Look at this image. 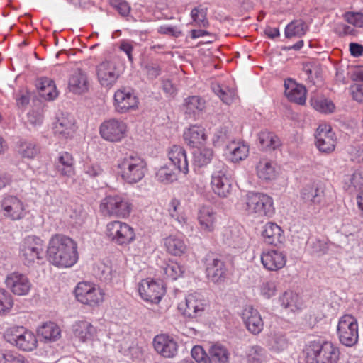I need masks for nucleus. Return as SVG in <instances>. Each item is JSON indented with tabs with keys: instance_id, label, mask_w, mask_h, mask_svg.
<instances>
[{
	"instance_id": "f257e3e1",
	"label": "nucleus",
	"mask_w": 363,
	"mask_h": 363,
	"mask_svg": "<svg viewBox=\"0 0 363 363\" xmlns=\"http://www.w3.org/2000/svg\"><path fill=\"white\" fill-rule=\"evenodd\" d=\"M47 255L48 260L59 267H70L78 260L77 244L69 237L55 234L49 240Z\"/></svg>"
},
{
	"instance_id": "f03ea898",
	"label": "nucleus",
	"mask_w": 363,
	"mask_h": 363,
	"mask_svg": "<svg viewBox=\"0 0 363 363\" xmlns=\"http://www.w3.org/2000/svg\"><path fill=\"white\" fill-rule=\"evenodd\" d=\"M118 172L123 182L128 184L140 182L147 172V164L138 154H126L117 161Z\"/></svg>"
},
{
	"instance_id": "7ed1b4c3",
	"label": "nucleus",
	"mask_w": 363,
	"mask_h": 363,
	"mask_svg": "<svg viewBox=\"0 0 363 363\" xmlns=\"http://www.w3.org/2000/svg\"><path fill=\"white\" fill-rule=\"evenodd\" d=\"M303 352L306 363H337L340 354L337 346L320 340L308 342Z\"/></svg>"
},
{
	"instance_id": "20e7f679",
	"label": "nucleus",
	"mask_w": 363,
	"mask_h": 363,
	"mask_svg": "<svg viewBox=\"0 0 363 363\" xmlns=\"http://www.w3.org/2000/svg\"><path fill=\"white\" fill-rule=\"evenodd\" d=\"M133 208L130 199L123 194L106 196L101 200L100 211L104 216L119 218H128Z\"/></svg>"
},
{
	"instance_id": "39448f33",
	"label": "nucleus",
	"mask_w": 363,
	"mask_h": 363,
	"mask_svg": "<svg viewBox=\"0 0 363 363\" xmlns=\"http://www.w3.org/2000/svg\"><path fill=\"white\" fill-rule=\"evenodd\" d=\"M245 209L247 214L257 217L271 218L275 213L273 199L262 193L247 194Z\"/></svg>"
},
{
	"instance_id": "423d86ee",
	"label": "nucleus",
	"mask_w": 363,
	"mask_h": 363,
	"mask_svg": "<svg viewBox=\"0 0 363 363\" xmlns=\"http://www.w3.org/2000/svg\"><path fill=\"white\" fill-rule=\"evenodd\" d=\"M43 241L35 235L26 237L20 245V257L26 266L40 264L44 257Z\"/></svg>"
},
{
	"instance_id": "0eeeda50",
	"label": "nucleus",
	"mask_w": 363,
	"mask_h": 363,
	"mask_svg": "<svg viewBox=\"0 0 363 363\" xmlns=\"http://www.w3.org/2000/svg\"><path fill=\"white\" fill-rule=\"evenodd\" d=\"M4 336L8 342L23 351H33L37 347L38 341L35 334L23 326L8 328Z\"/></svg>"
},
{
	"instance_id": "6e6552de",
	"label": "nucleus",
	"mask_w": 363,
	"mask_h": 363,
	"mask_svg": "<svg viewBox=\"0 0 363 363\" xmlns=\"http://www.w3.org/2000/svg\"><path fill=\"white\" fill-rule=\"evenodd\" d=\"M337 335L342 345L346 347L356 345L359 340V325L357 318L350 314L342 315L337 325Z\"/></svg>"
},
{
	"instance_id": "1a4fd4ad",
	"label": "nucleus",
	"mask_w": 363,
	"mask_h": 363,
	"mask_svg": "<svg viewBox=\"0 0 363 363\" xmlns=\"http://www.w3.org/2000/svg\"><path fill=\"white\" fill-rule=\"evenodd\" d=\"M105 234L112 242L120 246L129 245L135 240L133 228L120 220L108 222L106 226Z\"/></svg>"
},
{
	"instance_id": "9d476101",
	"label": "nucleus",
	"mask_w": 363,
	"mask_h": 363,
	"mask_svg": "<svg viewBox=\"0 0 363 363\" xmlns=\"http://www.w3.org/2000/svg\"><path fill=\"white\" fill-rule=\"evenodd\" d=\"M211 184L213 192L220 197H227L231 193L232 184L228 167L218 162L212 174Z\"/></svg>"
},
{
	"instance_id": "9b49d317",
	"label": "nucleus",
	"mask_w": 363,
	"mask_h": 363,
	"mask_svg": "<svg viewBox=\"0 0 363 363\" xmlns=\"http://www.w3.org/2000/svg\"><path fill=\"white\" fill-rule=\"evenodd\" d=\"M74 293L79 302L90 306H98L104 301V291L94 283L86 281L78 283Z\"/></svg>"
},
{
	"instance_id": "f8f14e48",
	"label": "nucleus",
	"mask_w": 363,
	"mask_h": 363,
	"mask_svg": "<svg viewBox=\"0 0 363 363\" xmlns=\"http://www.w3.org/2000/svg\"><path fill=\"white\" fill-rule=\"evenodd\" d=\"M128 131L126 123L119 119L104 121L99 127L101 137L108 142L118 143L125 138Z\"/></svg>"
},
{
	"instance_id": "ddd939ff",
	"label": "nucleus",
	"mask_w": 363,
	"mask_h": 363,
	"mask_svg": "<svg viewBox=\"0 0 363 363\" xmlns=\"http://www.w3.org/2000/svg\"><path fill=\"white\" fill-rule=\"evenodd\" d=\"M337 143L335 133L330 125L320 124L315 133V145L322 153L330 154L335 151Z\"/></svg>"
},
{
	"instance_id": "4468645a",
	"label": "nucleus",
	"mask_w": 363,
	"mask_h": 363,
	"mask_svg": "<svg viewBox=\"0 0 363 363\" xmlns=\"http://www.w3.org/2000/svg\"><path fill=\"white\" fill-rule=\"evenodd\" d=\"M207 306L208 301L203 296L198 292H194L186 296L184 302L179 303V309L182 311L184 316L195 318L203 314Z\"/></svg>"
},
{
	"instance_id": "2eb2a0df",
	"label": "nucleus",
	"mask_w": 363,
	"mask_h": 363,
	"mask_svg": "<svg viewBox=\"0 0 363 363\" xmlns=\"http://www.w3.org/2000/svg\"><path fill=\"white\" fill-rule=\"evenodd\" d=\"M206 277L213 283H221L225 281L227 268L225 262L213 253H208L205 257Z\"/></svg>"
},
{
	"instance_id": "dca6fc26",
	"label": "nucleus",
	"mask_w": 363,
	"mask_h": 363,
	"mask_svg": "<svg viewBox=\"0 0 363 363\" xmlns=\"http://www.w3.org/2000/svg\"><path fill=\"white\" fill-rule=\"evenodd\" d=\"M96 72L99 84L106 88L112 87L121 75L116 62L107 60L96 66Z\"/></svg>"
},
{
	"instance_id": "f3484780",
	"label": "nucleus",
	"mask_w": 363,
	"mask_h": 363,
	"mask_svg": "<svg viewBox=\"0 0 363 363\" xmlns=\"http://www.w3.org/2000/svg\"><path fill=\"white\" fill-rule=\"evenodd\" d=\"M4 284L6 289L16 296H26L32 288V283L28 276L19 272L9 273Z\"/></svg>"
},
{
	"instance_id": "a211bd4d",
	"label": "nucleus",
	"mask_w": 363,
	"mask_h": 363,
	"mask_svg": "<svg viewBox=\"0 0 363 363\" xmlns=\"http://www.w3.org/2000/svg\"><path fill=\"white\" fill-rule=\"evenodd\" d=\"M138 291L144 301L158 303L164 296L165 289L160 281L147 278L140 282Z\"/></svg>"
},
{
	"instance_id": "6ab92c4d",
	"label": "nucleus",
	"mask_w": 363,
	"mask_h": 363,
	"mask_svg": "<svg viewBox=\"0 0 363 363\" xmlns=\"http://www.w3.org/2000/svg\"><path fill=\"white\" fill-rule=\"evenodd\" d=\"M114 107L120 113L135 110L138 105V99L130 88L123 87L114 94Z\"/></svg>"
},
{
	"instance_id": "aec40b11",
	"label": "nucleus",
	"mask_w": 363,
	"mask_h": 363,
	"mask_svg": "<svg viewBox=\"0 0 363 363\" xmlns=\"http://www.w3.org/2000/svg\"><path fill=\"white\" fill-rule=\"evenodd\" d=\"M155 352L164 358H174L178 353L177 341L168 334L157 335L152 341Z\"/></svg>"
},
{
	"instance_id": "412c9836",
	"label": "nucleus",
	"mask_w": 363,
	"mask_h": 363,
	"mask_svg": "<svg viewBox=\"0 0 363 363\" xmlns=\"http://www.w3.org/2000/svg\"><path fill=\"white\" fill-rule=\"evenodd\" d=\"M261 262L266 270L276 272L286 265V255L278 250H265L261 254Z\"/></svg>"
},
{
	"instance_id": "4be33fe9",
	"label": "nucleus",
	"mask_w": 363,
	"mask_h": 363,
	"mask_svg": "<svg viewBox=\"0 0 363 363\" xmlns=\"http://www.w3.org/2000/svg\"><path fill=\"white\" fill-rule=\"evenodd\" d=\"M4 215L11 220H20L25 216V208L23 202L14 196H6L1 201Z\"/></svg>"
},
{
	"instance_id": "5701e85b",
	"label": "nucleus",
	"mask_w": 363,
	"mask_h": 363,
	"mask_svg": "<svg viewBox=\"0 0 363 363\" xmlns=\"http://www.w3.org/2000/svg\"><path fill=\"white\" fill-rule=\"evenodd\" d=\"M242 321L247 330L254 334L260 333L264 327V323L259 311L251 306H246L241 314Z\"/></svg>"
},
{
	"instance_id": "b1692460",
	"label": "nucleus",
	"mask_w": 363,
	"mask_h": 363,
	"mask_svg": "<svg viewBox=\"0 0 363 363\" xmlns=\"http://www.w3.org/2000/svg\"><path fill=\"white\" fill-rule=\"evenodd\" d=\"M197 220L201 231L212 233L218 224V215L212 207L203 206L198 212Z\"/></svg>"
},
{
	"instance_id": "393cba45",
	"label": "nucleus",
	"mask_w": 363,
	"mask_h": 363,
	"mask_svg": "<svg viewBox=\"0 0 363 363\" xmlns=\"http://www.w3.org/2000/svg\"><path fill=\"white\" fill-rule=\"evenodd\" d=\"M54 133L60 138L67 139L73 135L76 130L75 121L72 116L62 113L53 128Z\"/></svg>"
},
{
	"instance_id": "a878e982",
	"label": "nucleus",
	"mask_w": 363,
	"mask_h": 363,
	"mask_svg": "<svg viewBox=\"0 0 363 363\" xmlns=\"http://www.w3.org/2000/svg\"><path fill=\"white\" fill-rule=\"evenodd\" d=\"M184 139L188 145L199 148L200 146L204 145L207 140L206 130L201 125H191L184 130Z\"/></svg>"
},
{
	"instance_id": "bb28decb",
	"label": "nucleus",
	"mask_w": 363,
	"mask_h": 363,
	"mask_svg": "<svg viewBox=\"0 0 363 363\" xmlns=\"http://www.w3.org/2000/svg\"><path fill=\"white\" fill-rule=\"evenodd\" d=\"M285 95L291 101L298 104L303 105L306 99V89L305 86L297 84L291 79H288L284 82Z\"/></svg>"
},
{
	"instance_id": "cd10ccee",
	"label": "nucleus",
	"mask_w": 363,
	"mask_h": 363,
	"mask_svg": "<svg viewBox=\"0 0 363 363\" xmlns=\"http://www.w3.org/2000/svg\"><path fill=\"white\" fill-rule=\"evenodd\" d=\"M168 157L179 172L186 174L189 172V162L184 148L180 145H174L168 151Z\"/></svg>"
},
{
	"instance_id": "c85d7f7f",
	"label": "nucleus",
	"mask_w": 363,
	"mask_h": 363,
	"mask_svg": "<svg viewBox=\"0 0 363 363\" xmlns=\"http://www.w3.org/2000/svg\"><path fill=\"white\" fill-rule=\"evenodd\" d=\"M261 235L264 242L275 246L282 243L285 239L283 230L273 222H268L263 226Z\"/></svg>"
},
{
	"instance_id": "c756f323",
	"label": "nucleus",
	"mask_w": 363,
	"mask_h": 363,
	"mask_svg": "<svg viewBox=\"0 0 363 363\" xmlns=\"http://www.w3.org/2000/svg\"><path fill=\"white\" fill-rule=\"evenodd\" d=\"M73 333L80 342L93 340L97 335V329L87 320L77 321L72 325Z\"/></svg>"
},
{
	"instance_id": "7c9ffc66",
	"label": "nucleus",
	"mask_w": 363,
	"mask_h": 363,
	"mask_svg": "<svg viewBox=\"0 0 363 363\" xmlns=\"http://www.w3.org/2000/svg\"><path fill=\"white\" fill-rule=\"evenodd\" d=\"M256 174L263 182L273 181L278 175L276 164L267 158H262L256 165Z\"/></svg>"
},
{
	"instance_id": "2f4dec72",
	"label": "nucleus",
	"mask_w": 363,
	"mask_h": 363,
	"mask_svg": "<svg viewBox=\"0 0 363 363\" xmlns=\"http://www.w3.org/2000/svg\"><path fill=\"white\" fill-rule=\"evenodd\" d=\"M55 167L57 171L62 177L70 178L75 174L74 158L67 152H62L59 154L55 162Z\"/></svg>"
},
{
	"instance_id": "473e14b6",
	"label": "nucleus",
	"mask_w": 363,
	"mask_h": 363,
	"mask_svg": "<svg viewBox=\"0 0 363 363\" xmlns=\"http://www.w3.org/2000/svg\"><path fill=\"white\" fill-rule=\"evenodd\" d=\"M70 91L82 94L89 89V81L86 74L81 69L76 70L69 79Z\"/></svg>"
},
{
	"instance_id": "72a5a7b5",
	"label": "nucleus",
	"mask_w": 363,
	"mask_h": 363,
	"mask_svg": "<svg viewBox=\"0 0 363 363\" xmlns=\"http://www.w3.org/2000/svg\"><path fill=\"white\" fill-rule=\"evenodd\" d=\"M166 251L174 256H181L186 251L187 246L181 235H169L164 239Z\"/></svg>"
},
{
	"instance_id": "f704fd0d",
	"label": "nucleus",
	"mask_w": 363,
	"mask_h": 363,
	"mask_svg": "<svg viewBox=\"0 0 363 363\" xmlns=\"http://www.w3.org/2000/svg\"><path fill=\"white\" fill-rule=\"evenodd\" d=\"M301 196L305 203L319 205L324 201L325 194L322 188L306 186L302 189Z\"/></svg>"
},
{
	"instance_id": "c9c22d12",
	"label": "nucleus",
	"mask_w": 363,
	"mask_h": 363,
	"mask_svg": "<svg viewBox=\"0 0 363 363\" xmlns=\"http://www.w3.org/2000/svg\"><path fill=\"white\" fill-rule=\"evenodd\" d=\"M228 157L233 162H238L247 158L249 147L240 142H232L227 146Z\"/></svg>"
},
{
	"instance_id": "e433bc0d",
	"label": "nucleus",
	"mask_w": 363,
	"mask_h": 363,
	"mask_svg": "<svg viewBox=\"0 0 363 363\" xmlns=\"http://www.w3.org/2000/svg\"><path fill=\"white\" fill-rule=\"evenodd\" d=\"M36 85L39 90V94L46 100H53L58 95L54 82L49 78H40Z\"/></svg>"
},
{
	"instance_id": "4c0bfd02",
	"label": "nucleus",
	"mask_w": 363,
	"mask_h": 363,
	"mask_svg": "<svg viewBox=\"0 0 363 363\" xmlns=\"http://www.w3.org/2000/svg\"><path fill=\"white\" fill-rule=\"evenodd\" d=\"M279 300L282 307L291 312L298 311L303 307V303L298 294L291 291H285Z\"/></svg>"
},
{
	"instance_id": "58836bf2",
	"label": "nucleus",
	"mask_w": 363,
	"mask_h": 363,
	"mask_svg": "<svg viewBox=\"0 0 363 363\" xmlns=\"http://www.w3.org/2000/svg\"><path fill=\"white\" fill-rule=\"evenodd\" d=\"M208 8L203 4L195 6L191 11L190 16L192 20L191 25L199 28H207L209 21L207 18Z\"/></svg>"
},
{
	"instance_id": "ea45409f",
	"label": "nucleus",
	"mask_w": 363,
	"mask_h": 363,
	"mask_svg": "<svg viewBox=\"0 0 363 363\" xmlns=\"http://www.w3.org/2000/svg\"><path fill=\"white\" fill-rule=\"evenodd\" d=\"M210 363H228L230 352L223 345L216 343L208 349Z\"/></svg>"
},
{
	"instance_id": "a19ab883",
	"label": "nucleus",
	"mask_w": 363,
	"mask_h": 363,
	"mask_svg": "<svg viewBox=\"0 0 363 363\" xmlns=\"http://www.w3.org/2000/svg\"><path fill=\"white\" fill-rule=\"evenodd\" d=\"M261 147L264 150H274L281 145V141L274 133L262 131L259 135Z\"/></svg>"
},
{
	"instance_id": "79ce46f5",
	"label": "nucleus",
	"mask_w": 363,
	"mask_h": 363,
	"mask_svg": "<svg viewBox=\"0 0 363 363\" xmlns=\"http://www.w3.org/2000/svg\"><path fill=\"white\" fill-rule=\"evenodd\" d=\"M184 107L186 114L195 115L204 110L205 101L198 96H189L185 99Z\"/></svg>"
},
{
	"instance_id": "37998d69",
	"label": "nucleus",
	"mask_w": 363,
	"mask_h": 363,
	"mask_svg": "<svg viewBox=\"0 0 363 363\" xmlns=\"http://www.w3.org/2000/svg\"><path fill=\"white\" fill-rule=\"evenodd\" d=\"M38 333L45 340L56 341L60 337L61 330L55 323L49 322L43 324Z\"/></svg>"
},
{
	"instance_id": "c03bdc74",
	"label": "nucleus",
	"mask_w": 363,
	"mask_h": 363,
	"mask_svg": "<svg viewBox=\"0 0 363 363\" xmlns=\"http://www.w3.org/2000/svg\"><path fill=\"white\" fill-rule=\"evenodd\" d=\"M308 26L302 20H295L289 23L285 28V36L287 38L301 37L308 30Z\"/></svg>"
},
{
	"instance_id": "a18cd8bd",
	"label": "nucleus",
	"mask_w": 363,
	"mask_h": 363,
	"mask_svg": "<svg viewBox=\"0 0 363 363\" xmlns=\"http://www.w3.org/2000/svg\"><path fill=\"white\" fill-rule=\"evenodd\" d=\"M18 153L25 158L33 159L40 152V147L31 140H21L18 144Z\"/></svg>"
},
{
	"instance_id": "49530a36",
	"label": "nucleus",
	"mask_w": 363,
	"mask_h": 363,
	"mask_svg": "<svg viewBox=\"0 0 363 363\" xmlns=\"http://www.w3.org/2000/svg\"><path fill=\"white\" fill-rule=\"evenodd\" d=\"M310 101L313 108L321 113H333L335 108L331 100H329L322 96H313Z\"/></svg>"
},
{
	"instance_id": "de8ad7c7",
	"label": "nucleus",
	"mask_w": 363,
	"mask_h": 363,
	"mask_svg": "<svg viewBox=\"0 0 363 363\" xmlns=\"http://www.w3.org/2000/svg\"><path fill=\"white\" fill-rule=\"evenodd\" d=\"M212 90L226 104H232L236 97L235 89L222 86L218 84H213Z\"/></svg>"
},
{
	"instance_id": "09e8293b",
	"label": "nucleus",
	"mask_w": 363,
	"mask_h": 363,
	"mask_svg": "<svg viewBox=\"0 0 363 363\" xmlns=\"http://www.w3.org/2000/svg\"><path fill=\"white\" fill-rule=\"evenodd\" d=\"M246 356L250 363H262L267 359V354L265 349L261 346L252 345L247 349Z\"/></svg>"
},
{
	"instance_id": "8fccbe9b",
	"label": "nucleus",
	"mask_w": 363,
	"mask_h": 363,
	"mask_svg": "<svg viewBox=\"0 0 363 363\" xmlns=\"http://www.w3.org/2000/svg\"><path fill=\"white\" fill-rule=\"evenodd\" d=\"M268 345L270 350L279 352L287 348L288 340L285 335L276 333L269 339Z\"/></svg>"
},
{
	"instance_id": "3c124183",
	"label": "nucleus",
	"mask_w": 363,
	"mask_h": 363,
	"mask_svg": "<svg viewBox=\"0 0 363 363\" xmlns=\"http://www.w3.org/2000/svg\"><path fill=\"white\" fill-rule=\"evenodd\" d=\"M363 183V179L359 173L354 172L347 177L344 182V189L350 194L360 189Z\"/></svg>"
},
{
	"instance_id": "603ef678",
	"label": "nucleus",
	"mask_w": 363,
	"mask_h": 363,
	"mask_svg": "<svg viewBox=\"0 0 363 363\" xmlns=\"http://www.w3.org/2000/svg\"><path fill=\"white\" fill-rule=\"evenodd\" d=\"M213 157V152L210 148H203L194 152V163L199 167L208 164Z\"/></svg>"
},
{
	"instance_id": "864d4df0",
	"label": "nucleus",
	"mask_w": 363,
	"mask_h": 363,
	"mask_svg": "<svg viewBox=\"0 0 363 363\" xmlns=\"http://www.w3.org/2000/svg\"><path fill=\"white\" fill-rule=\"evenodd\" d=\"M157 181L164 184H170L177 179L176 173L167 166L161 167L156 173Z\"/></svg>"
},
{
	"instance_id": "5fc2aeb1",
	"label": "nucleus",
	"mask_w": 363,
	"mask_h": 363,
	"mask_svg": "<svg viewBox=\"0 0 363 363\" xmlns=\"http://www.w3.org/2000/svg\"><path fill=\"white\" fill-rule=\"evenodd\" d=\"M13 305V296L5 289H0V315L10 311Z\"/></svg>"
},
{
	"instance_id": "6e6d98bb",
	"label": "nucleus",
	"mask_w": 363,
	"mask_h": 363,
	"mask_svg": "<svg viewBox=\"0 0 363 363\" xmlns=\"http://www.w3.org/2000/svg\"><path fill=\"white\" fill-rule=\"evenodd\" d=\"M260 294L265 298H270L276 295L277 291V281L274 280H264L259 286Z\"/></svg>"
},
{
	"instance_id": "4d7b16f0",
	"label": "nucleus",
	"mask_w": 363,
	"mask_h": 363,
	"mask_svg": "<svg viewBox=\"0 0 363 363\" xmlns=\"http://www.w3.org/2000/svg\"><path fill=\"white\" fill-rule=\"evenodd\" d=\"M163 270L165 275L172 280H176L184 273V267L173 261L167 263Z\"/></svg>"
},
{
	"instance_id": "13d9d810",
	"label": "nucleus",
	"mask_w": 363,
	"mask_h": 363,
	"mask_svg": "<svg viewBox=\"0 0 363 363\" xmlns=\"http://www.w3.org/2000/svg\"><path fill=\"white\" fill-rule=\"evenodd\" d=\"M0 363H29L22 355L11 351L0 352Z\"/></svg>"
},
{
	"instance_id": "bf43d9fd",
	"label": "nucleus",
	"mask_w": 363,
	"mask_h": 363,
	"mask_svg": "<svg viewBox=\"0 0 363 363\" xmlns=\"http://www.w3.org/2000/svg\"><path fill=\"white\" fill-rule=\"evenodd\" d=\"M83 172L88 177L94 178L102 174L103 169L96 162H86L84 164Z\"/></svg>"
},
{
	"instance_id": "052dcab7",
	"label": "nucleus",
	"mask_w": 363,
	"mask_h": 363,
	"mask_svg": "<svg viewBox=\"0 0 363 363\" xmlns=\"http://www.w3.org/2000/svg\"><path fill=\"white\" fill-rule=\"evenodd\" d=\"M95 275L104 281L111 279V267L108 264L103 262H99L94 268Z\"/></svg>"
},
{
	"instance_id": "680f3d73",
	"label": "nucleus",
	"mask_w": 363,
	"mask_h": 363,
	"mask_svg": "<svg viewBox=\"0 0 363 363\" xmlns=\"http://www.w3.org/2000/svg\"><path fill=\"white\" fill-rule=\"evenodd\" d=\"M191 357L197 363H210L208 354L201 346H194L191 350Z\"/></svg>"
},
{
	"instance_id": "e2e57ef3",
	"label": "nucleus",
	"mask_w": 363,
	"mask_h": 363,
	"mask_svg": "<svg viewBox=\"0 0 363 363\" xmlns=\"http://www.w3.org/2000/svg\"><path fill=\"white\" fill-rule=\"evenodd\" d=\"M347 23L356 27H363V13L359 12H347L345 14Z\"/></svg>"
},
{
	"instance_id": "0e129e2a",
	"label": "nucleus",
	"mask_w": 363,
	"mask_h": 363,
	"mask_svg": "<svg viewBox=\"0 0 363 363\" xmlns=\"http://www.w3.org/2000/svg\"><path fill=\"white\" fill-rule=\"evenodd\" d=\"M111 4L122 16H127L130 12V5L124 0H112Z\"/></svg>"
},
{
	"instance_id": "69168bd1",
	"label": "nucleus",
	"mask_w": 363,
	"mask_h": 363,
	"mask_svg": "<svg viewBox=\"0 0 363 363\" xmlns=\"http://www.w3.org/2000/svg\"><path fill=\"white\" fill-rule=\"evenodd\" d=\"M247 239L243 235H238V232H232V236L228 244L234 248L243 249L247 246Z\"/></svg>"
},
{
	"instance_id": "338daca9",
	"label": "nucleus",
	"mask_w": 363,
	"mask_h": 363,
	"mask_svg": "<svg viewBox=\"0 0 363 363\" xmlns=\"http://www.w3.org/2000/svg\"><path fill=\"white\" fill-rule=\"evenodd\" d=\"M158 32L160 34L168 35L174 38H178L182 35V31L177 26H162L158 28Z\"/></svg>"
},
{
	"instance_id": "774afa93",
	"label": "nucleus",
	"mask_w": 363,
	"mask_h": 363,
	"mask_svg": "<svg viewBox=\"0 0 363 363\" xmlns=\"http://www.w3.org/2000/svg\"><path fill=\"white\" fill-rule=\"evenodd\" d=\"M16 104L21 108H25L30 102V94L27 91H20L16 94Z\"/></svg>"
}]
</instances>
